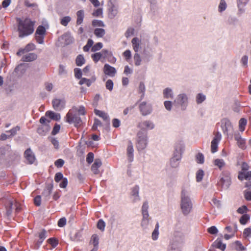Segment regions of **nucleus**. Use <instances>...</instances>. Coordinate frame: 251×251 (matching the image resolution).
I'll use <instances>...</instances> for the list:
<instances>
[{
    "label": "nucleus",
    "instance_id": "nucleus-1",
    "mask_svg": "<svg viewBox=\"0 0 251 251\" xmlns=\"http://www.w3.org/2000/svg\"><path fill=\"white\" fill-rule=\"evenodd\" d=\"M18 22V36L20 38H24L31 34L34 31V23L30 19L25 18L22 20L17 19Z\"/></svg>",
    "mask_w": 251,
    "mask_h": 251
},
{
    "label": "nucleus",
    "instance_id": "nucleus-2",
    "mask_svg": "<svg viewBox=\"0 0 251 251\" xmlns=\"http://www.w3.org/2000/svg\"><path fill=\"white\" fill-rule=\"evenodd\" d=\"M193 204L189 197V192L183 189L181 192L180 206L182 213L185 215L189 214L192 208Z\"/></svg>",
    "mask_w": 251,
    "mask_h": 251
},
{
    "label": "nucleus",
    "instance_id": "nucleus-3",
    "mask_svg": "<svg viewBox=\"0 0 251 251\" xmlns=\"http://www.w3.org/2000/svg\"><path fill=\"white\" fill-rule=\"evenodd\" d=\"M66 121L70 124H74L76 127H79L82 124L78 114L73 110H70L67 114Z\"/></svg>",
    "mask_w": 251,
    "mask_h": 251
},
{
    "label": "nucleus",
    "instance_id": "nucleus-4",
    "mask_svg": "<svg viewBox=\"0 0 251 251\" xmlns=\"http://www.w3.org/2000/svg\"><path fill=\"white\" fill-rule=\"evenodd\" d=\"M147 133L145 130H141L137 134L136 148L138 151L144 150L147 145Z\"/></svg>",
    "mask_w": 251,
    "mask_h": 251
},
{
    "label": "nucleus",
    "instance_id": "nucleus-5",
    "mask_svg": "<svg viewBox=\"0 0 251 251\" xmlns=\"http://www.w3.org/2000/svg\"><path fill=\"white\" fill-rule=\"evenodd\" d=\"M149 205L147 201H145L142 207V220L141 226L144 229H147L151 218L149 217L148 212Z\"/></svg>",
    "mask_w": 251,
    "mask_h": 251
},
{
    "label": "nucleus",
    "instance_id": "nucleus-6",
    "mask_svg": "<svg viewBox=\"0 0 251 251\" xmlns=\"http://www.w3.org/2000/svg\"><path fill=\"white\" fill-rule=\"evenodd\" d=\"M182 148L179 146L176 148L173 156L170 159V165L173 168L178 166L179 161L181 158Z\"/></svg>",
    "mask_w": 251,
    "mask_h": 251
},
{
    "label": "nucleus",
    "instance_id": "nucleus-7",
    "mask_svg": "<svg viewBox=\"0 0 251 251\" xmlns=\"http://www.w3.org/2000/svg\"><path fill=\"white\" fill-rule=\"evenodd\" d=\"M231 184V180L230 174L228 172L223 173L222 176L221 177L220 181L218 183L219 187H221L222 189H227Z\"/></svg>",
    "mask_w": 251,
    "mask_h": 251
},
{
    "label": "nucleus",
    "instance_id": "nucleus-8",
    "mask_svg": "<svg viewBox=\"0 0 251 251\" xmlns=\"http://www.w3.org/2000/svg\"><path fill=\"white\" fill-rule=\"evenodd\" d=\"M174 104L180 106L181 110H185L188 104L187 96L184 93L177 95L174 100Z\"/></svg>",
    "mask_w": 251,
    "mask_h": 251
},
{
    "label": "nucleus",
    "instance_id": "nucleus-9",
    "mask_svg": "<svg viewBox=\"0 0 251 251\" xmlns=\"http://www.w3.org/2000/svg\"><path fill=\"white\" fill-rule=\"evenodd\" d=\"M139 110L142 115L146 116L150 114L152 110L151 105L146 101L142 102L139 106Z\"/></svg>",
    "mask_w": 251,
    "mask_h": 251
},
{
    "label": "nucleus",
    "instance_id": "nucleus-10",
    "mask_svg": "<svg viewBox=\"0 0 251 251\" xmlns=\"http://www.w3.org/2000/svg\"><path fill=\"white\" fill-rule=\"evenodd\" d=\"M221 139V134L219 132L216 133L214 139L211 142V150L212 153H214L217 151L218 143Z\"/></svg>",
    "mask_w": 251,
    "mask_h": 251
},
{
    "label": "nucleus",
    "instance_id": "nucleus-11",
    "mask_svg": "<svg viewBox=\"0 0 251 251\" xmlns=\"http://www.w3.org/2000/svg\"><path fill=\"white\" fill-rule=\"evenodd\" d=\"M184 240L183 233L180 231H175L174 233V237L172 240V242L177 243L178 244H182Z\"/></svg>",
    "mask_w": 251,
    "mask_h": 251
},
{
    "label": "nucleus",
    "instance_id": "nucleus-12",
    "mask_svg": "<svg viewBox=\"0 0 251 251\" xmlns=\"http://www.w3.org/2000/svg\"><path fill=\"white\" fill-rule=\"evenodd\" d=\"M221 127L224 133H227L228 131L232 129L231 122L227 119H223L221 121Z\"/></svg>",
    "mask_w": 251,
    "mask_h": 251
},
{
    "label": "nucleus",
    "instance_id": "nucleus-13",
    "mask_svg": "<svg viewBox=\"0 0 251 251\" xmlns=\"http://www.w3.org/2000/svg\"><path fill=\"white\" fill-rule=\"evenodd\" d=\"M65 101L63 100L55 99L52 101L53 108L56 111L62 109L65 106Z\"/></svg>",
    "mask_w": 251,
    "mask_h": 251
},
{
    "label": "nucleus",
    "instance_id": "nucleus-14",
    "mask_svg": "<svg viewBox=\"0 0 251 251\" xmlns=\"http://www.w3.org/2000/svg\"><path fill=\"white\" fill-rule=\"evenodd\" d=\"M103 72L106 75L111 77H113L116 74V70L113 67L108 64H105L103 67Z\"/></svg>",
    "mask_w": 251,
    "mask_h": 251
},
{
    "label": "nucleus",
    "instance_id": "nucleus-15",
    "mask_svg": "<svg viewBox=\"0 0 251 251\" xmlns=\"http://www.w3.org/2000/svg\"><path fill=\"white\" fill-rule=\"evenodd\" d=\"M25 157L29 164L33 163L35 160V155L30 148L25 151Z\"/></svg>",
    "mask_w": 251,
    "mask_h": 251
},
{
    "label": "nucleus",
    "instance_id": "nucleus-16",
    "mask_svg": "<svg viewBox=\"0 0 251 251\" xmlns=\"http://www.w3.org/2000/svg\"><path fill=\"white\" fill-rule=\"evenodd\" d=\"M47 231L45 229H42L40 232L38 233L39 239L36 241L35 243L36 248H38L44 240L47 237Z\"/></svg>",
    "mask_w": 251,
    "mask_h": 251
},
{
    "label": "nucleus",
    "instance_id": "nucleus-17",
    "mask_svg": "<svg viewBox=\"0 0 251 251\" xmlns=\"http://www.w3.org/2000/svg\"><path fill=\"white\" fill-rule=\"evenodd\" d=\"M138 126L143 129H152L154 128V125L153 123L151 121H145L138 124Z\"/></svg>",
    "mask_w": 251,
    "mask_h": 251
},
{
    "label": "nucleus",
    "instance_id": "nucleus-18",
    "mask_svg": "<svg viewBox=\"0 0 251 251\" xmlns=\"http://www.w3.org/2000/svg\"><path fill=\"white\" fill-rule=\"evenodd\" d=\"M52 189L53 185L52 184H50L47 186L46 188L44 190L42 193V196L44 197V199L46 201L49 200Z\"/></svg>",
    "mask_w": 251,
    "mask_h": 251
},
{
    "label": "nucleus",
    "instance_id": "nucleus-19",
    "mask_svg": "<svg viewBox=\"0 0 251 251\" xmlns=\"http://www.w3.org/2000/svg\"><path fill=\"white\" fill-rule=\"evenodd\" d=\"M102 163L100 159H96L94 164L91 166V170L94 174H98L100 173L99 168L101 166Z\"/></svg>",
    "mask_w": 251,
    "mask_h": 251
},
{
    "label": "nucleus",
    "instance_id": "nucleus-20",
    "mask_svg": "<svg viewBox=\"0 0 251 251\" xmlns=\"http://www.w3.org/2000/svg\"><path fill=\"white\" fill-rule=\"evenodd\" d=\"M133 147L132 142L129 141L127 148V155L129 162H132L133 160Z\"/></svg>",
    "mask_w": 251,
    "mask_h": 251
},
{
    "label": "nucleus",
    "instance_id": "nucleus-21",
    "mask_svg": "<svg viewBox=\"0 0 251 251\" xmlns=\"http://www.w3.org/2000/svg\"><path fill=\"white\" fill-rule=\"evenodd\" d=\"M37 58V55L34 53H30L23 56L22 60L23 61L30 62L36 60Z\"/></svg>",
    "mask_w": 251,
    "mask_h": 251
},
{
    "label": "nucleus",
    "instance_id": "nucleus-22",
    "mask_svg": "<svg viewBox=\"0 0 251 251\" xmlns=\"http://www.w3.org/2000/svg\"><path fill=\"white\" fill-rule=\"evenodd\" d=\"M212 246L224 251L226 248V244L222 243L221 239L217 238V239L212 244Z\"/></svg>",
    "mask_w": 251,
    "mask_h": 251
},
{
    "label": "nucleus",
    "instance_id": "nucleus-23",
    "mask_svg": "<svg viewBox=\"0 0 251 251\" xmlns=\"http://www.w3.org/2000/svg\"><path fill=\"white\" fill-rule=\"evenodd\" d=\"M15 201H16L15 200L12 199H9L7 201V215L8 216L10 215L12 211V209L15 208L14 204Z\"/></svg>",
    "mask_w": 251,
    "mask_h": 251
},
{
    "label": "nucleus",
    "instance_id": "nucleus-24",
    "mask_svg": "<svg viewBox=\"0 0 251 251\" xmlns=\"http://www.w3.org/2000/svg\"><path fill=\"white\" fill-rule=\"evenodd\" d=\"M118 6L112 4L109 9L108 17L110 19H113L118 13Z\"/></svg>",
    "mask_w": 251,
    "mask_h": 251
},
{
    "label": "nucleus",
    "instance_id": "nucleus-25",
    "mask_svg": "<svg viewBox=\"0 0 251 251\" xmlns=\"http://www.w3.org/2000/svg\"><path fill=\"white\" fill-rule=\"evenodd\" d=\"M95 113L96 115L102 118L103 120L105 121L108 125L109 124V118L107 113L98 109L95 110Z\"/></svg>",
    "mask_w": 251,
    "mask_h": 251
},
{
    "label": "nucleus",
    "instance_id": "nucleus-26",
    "mask_svg": "<svg viewBox=\"0 0 251 251\" xmlns=\"http://www.w3.org/2000/svg\"><path fill=\"white\" fill-rule=\"evenodd\" d=\"M234 138L235 140L237 141V145L239 148L242 149H245L246 148L245 141L241 138V136L239 134H235Z\"/></svg>",
    "mask_w": 251,
    "mask_h": 251
},
{
    "label": "nucleus",
    "instance_id": "nucleus-27",
    "mask_svg": "<svg viewBox=\"0 0 251 251\" xmlns=\"http://www.w3.org/2000/svg\"><path fill=\"white\" fill-rule=\"evenodd\" d=\"M238 177L241 180L243 179L250 180L251 179V171H248L247 172H240L239 173Z\"/></svg>",
    "mask_w": 251,
    "mask_h": 251
},
{
    "label": "nucleus",
    "instance_id": "nucleus-28",
    "mask_svg": "<svg viewBox=\"0 0 251 251\" xmlns=\"http://www.w3.org/2000/svg\"><path fill=\"white\" fill-rule=\"evenodd\" d=\"M46 116L50 117L51 119L57 121L60 118L59 114L55 113L52 111H48L46 113Z\"/></svg>",
    "mask_w": 251,
    "mask_h": 251
},
{
    "label": "nucleus",
    "instance_id": "nucleus-29",
    "mask_svg": "<svg viewBox=\"0 0 251 251\" xmlns=\"http://www.w3.org/2000/svg\"><path fill=\"white\" fill-rule=\"evenodd\" d=\"M140 41L138 38L135 37L133 39H132L131 41V43L132 44V46L134 50L136 52V53H137V52L139 50V47H140Z\"/></svg>",
    "mask_w": 251,
    "mask_h": 251
},
{
    "label": "nucleus",
    "instance_id": "nucleus-30",
    "mask_svg": "<svg viewBox=\"0 0 251 251\" xmlns=\"http://www.w3.org/2000/svg\"><path fill=\"white\" fill-rule=\"evenodd\" d=\"M76 24L77 25H80L83 22V18L84 17V11L82 10L78 11L76 13Z\"/></svg>",
    "mask_w": 251,
    "mask_h": 251
},
{
    "label": "nucleus",
    "instance_id": "nucleus-31",
    "mask_svg": "<svg viewBox=\"0 0 251 251\" xmlns=\"http://www.w3.org/2000/svg\"><path fill=\"white\" fill-rule=\"evenodd\" d=\"M163 96L166 99H173V93L171 88H167L163 90Z\"/></svg>",
    "mask_w": 251,
    "mask_h": 251
},
{
    "label": "nucleus",
    "instance_id": "nucleus-32",
    "mask_svg": "<svg viewBox=\"0 0 251 251\" xmlns=\"http://www.w3.org/2000/svg\"><path fill=\"white\" fill-rule=\"evenodd\" d=\"M181 245L172 242L168 251H181Z\"/></svg>",
    "mask_w": 251,
    "mask_h": 251
},
{
    "label": "nucleus",
    "instance_id": "nucleus-33",
    "mask_svg": "<svg viewBox=\"0 0 251 251\" xmlns=\"http://www.w3.org/2000/svg\"><path fill=\"white\" fill-rule=\"evenodd\" d=\"M249 0H239L238 2V7L240 13H242L244 11L243 7L247 3Z\"/></svg>",
    "mask_w": 251,
    "mask_h": 251
},
{
    "label": "nucleus",
    "instance_id": "nucleus-34",
    "mask_svg": "<svg viewBox=\"0 0 251 251\" xmlns=\"http://www.w3.org/2000/svg\"><path fill=\"white\" fill-rule=\"evenodd\" d=\"M75 63L77 66H81L85 63V59L82 55H78L75 60Z\"/></svg>",
    "mask_w": 251,
    "mask_h": 251
},
{
    "label": "nucleus",
    "instance_id": "nucleus-35",
    "mask_svg": "<svg viewBox=\"0 0 251 251\" xmlns=\"http://www.w3.org/2000/svg\"><path fill=\"white\" fill-rule=\"evenodd\" d=\"M145 89L146 88L144 83L143 82H140L138 88V92L142 94L141 100L143 99L144 97Z\"/></svg>",
    "mask_w": 251,
    "mask_h": 251
},
{
    "label": "nucleus",
    "instance_id": "nucleus-36",
    "mask_svg": "<svg viewBox=\"0 0 251 251\" xmlns=\"http://www.w3.org/2000/svg\"><path fill=\"white\" fill-rule=\"evenodd\" d=\"M94 34L97 37H102L105 33V30L102 28H96L94 30Z\"/></svg>",
    "mask_w": 251,
    "mask_h": 251
},
{
    "label": "nucleus",
    "instance_id": "nucleus-37",
    "mask_svg": "<svg viewBox=\"0 0 251 251\" xmlns=\"http://www.w3.org/2000/svg\"><path fill=\"white\" fill-rule=\"evenodd\" d=\"M204 171L202 169H199L196 173V180L197 182H201L204 176Z\"/></svg>",
    "mask_w": 251,
    "mask_h": 251
},
{
    "label": "nucleus",
    "instance_id": "nucleus-38",
    "mask_svg": "<svg viewBox=\"0 0 251 251\" xmlns=\"http://www.w3.org/2000/svg\"><path fill=\"white\" fill-rule=\"evenodd\" d=\"M196 162L199 164H203L204 163V157L202 153L199 152L196 155Z\"/></svg>",
    "mask_w": 251,
    "mask_h": 251
},
{
    "label": "nucleus",
    "instance_id": "nucleus-39",
    "mask_svg": "<svg viewBox=\"0 0 251 251\" xmlns=\"http://www.w3.org/2000/svg\"><path fill=\"white\" fill-rule=\"evenodd\" d=\"M158 229H159V224L157 223L152 233L151 237H152V239L153 240H156L158 238V234H159Z\"/></svg>",
    "mask_w": 251,
    "mask_h": 251
},
{
    "label": "nucleus",
    "instance_id": "nucleus-40",
    "mask_svg": "<svg viewBox=\"0 0 251 251\" xmlns=\"http://www.w3.org/2000/svg\"><path fill=\"white\" fill-rule=\"evenodd\" d=\"M61 37L62 39L65 40L66 44H68L70 42L72 41L73 38L69 33H66L64 34Z\"/></svg>",
    "mask_w": 251,
    "mask_h": 251
},
{
    "label": "nucleus",
    "instance_id": "nucleus-41",
    "mask_svg": "<svg viewBox=\"0 0 251 251\" xmlns=\"http://www.w3.org/2000/svg\"><path fill=\"white\" fill-rule=\"evenodd\" d=\"M46 33V29L45 28L42 26L40 25L38 27L35 32V34L40 35H45Z\"/></svg>",
    "mask_w": 251,
    "mask_h": 251
},
{
    "label": "nucleus",
    "instance_id": "nucleus-42",
    "mask_svg": "<svg viewBox=\"0 0 251 251\" xmlns=\"http://www.w3.org/2000/svg\"><path fill=\"white\" fill-rule=\"evenodd\" d=\"M247 120L245 118H241L239 121V129L241 131H243L245 129V126L247 125Z\"/></svg>",
    "mask_w": 251,
    "mask_h": 251
},
{
    "label": "nucleus",
    "instance_id": "nucleus-43",
    "mask_svg": "<svg viewBox=\"0 0 251 251\" xmlns=\"http://www.w3.org/2000/svg\"><path fill=\"white\" fill-rule=\"evenodd\" d=\"M72 110H74L75 113L78 112V115H84L85 114V108L83 106H80L78 109H77L76 107H74Z\"/></svg>",
    "mask_w": 251,
    "mask_h": 251
},
{
    "label": "nucleus",
    "instance_id": "nucleus-44",
    "mask_svg": "<svg viewBox=\"0 0 251 251\" xmlns=\"http://www.w3.org/2000/svg\"><path fill=\"white\" fill-rule=\"evenodd\" d=\"M71 18L69 16H65L61 19L60 23L64 26H66L71 21Z\"/></svg>",
    "mask_w": 251,
    "mask_h": 251
},
{
    "label": "nucleus",
    "instance_id": "nucleus-45",
    "mask_svg": "<svg viewBox=\"0 0 251 251\" xmlns=\"http://www.w3.org/2000/svg\"><path fill=\"white\" fill-rule=\"evenodd\" d=\"M134 60L136 66H139L141 65V59L139 54L138 53H135L134 55Z\"/></svg>",
    "mask_w": 251,
    "mask_h": 251
},
{
    "label": "nucleus",
    "instance_id": "nucleus-46",
    "mask_svg": "<svg viewBox=\"0 0 251 251\" xmlns=\"http://www.w3.org/2000/svg\"><path fill=\"white\" fill-rule=\"evenodd\" d=\"M214 164L221 169L225 166V163L223 159H216L214 160Z\"/></svg>",
    "mask_w": 251,
    "mask_h": 251
},
{
    "label": "nucleus",
    "instance_id": "nucleus-47",
    "mask_svg": "<svg viewBox=\"0 0 251 251\" xmlns=\"http://www.w3.org/2000/svg\"><path fill=\"white\" fill-rule=\"evenodd\" d=\"M101 54H102V58H109V57H111L112 56V53L111 51H109L107 50H102L101 51Z\"/></svg>",
    "mask_w": 251,
    "mask_h": 251
},
{
    "label": "nucleus",
    "instance_id": "nucleus-48",
    "mask_svg": "<svg viewBox=\"0 0 251 251\" xmlns=\"http://www.w3.org/2000/svg\"><path fill=\"white\" fill-rule=\"evenodd\" d=\"M205 100V96L201 93L197 95L196 97V101L198 104L202 103Z\"/></svg>",
    "mask_w": 251,
    "mask_h": 251
},
{
    "label": "nucleus",
    "instance_id": "nucleus-49",
    "mask_svg": "<svg viewBox=\"0 0 251 251\" xmlns=\"http://www.w3.org/2000/svg\"><path fill=\"white\" fill-rule=\"evenodd\" d=\"M102 57V54L101 52H97L92 55V58L95 62H97Z\"/></svg>",
    "mask_w": 251,
    "mask_h": 251
},
{
    "label": "nucleus",
    "instance_id": "nucleus-50",
    "mask_svg": "<svg viewBox=\"0 0 251 251\" xmlns=\"http://www.w3.org/2000/svg\"><path fill=\"white\" fill-rule=\"evenodd\" d=\"M102 46L103 45L101 43H97L92 47L91 51L92 52H95L96 51L99 50L102 48Z\"/></svg>",
    "mask_w": 251,
    "mask_h": 251
},
{
    "label": "nucleus",
    "instance_id": "nucleus-51",
    "mask_svg": "<svg viewBox=\"0 0 251 251\" xmlns=\"http://www.w3.org/2000/svg\"><path fill=\"white\" fill-rule=\"evenodd\" d=\"M91 241L94 245V247L98 248L99 244V238L98 236L96 234H94L91 237Z\"/></svg>",
    "mask_w": 251,
    "mask_h": 251
},
{
    "label": "nucleus",
    "instance_id": "nucleus-52",
    "mask_svg": "<svg viewBox=\"0 0 251 251\" xmlns=\"http://www.w3.org/2000/svg\"><path fill=\"white\" fill-rule=\"evenodd\" d=\"M250 219V216L248 214H244L240 219V222L242 225H245Z\"/></svg>",
    "mask_w": 251,
    "mask_h": 251
},
{
    "label": "nucleus",
    "instance_id": "nucleus-53",
    "mask_svg": "<svg viewBox=\"0 0 251 251\" xmlns=\"http://www.w3.org/2000/svg\"><path fill=\"white\" fill-rule=\"evenodd\" d=\"M92 25L93 26H100V27H104L105 26L104 23L102 21L98 20H94L92 21Z\"/></svg>",
    "mask_w": 251,
    "mask_h": 251
},
{
    "label": "nucleus",
    "instance_id": "nucleus-54",
    "mask_svg": "<svg viewBox=\"0 0 251 251\" xmlns=\"http://www.w3.org/2000/svg\"><path fill=\"white\" fill-rule=\"evenodd\" d=\"M35 45L33 43H29L27 44L25 48L23 49V51L28 52L31 50H33L35 49Z\"/></svg>",
    "mask_w": 251,
    "mask_h": 251
},
{
    "label": "nucleus",
    "instance_id": "nucleus-55",
    "mask_svg": "<svg viewBox=\"0 0 251 251\" xmlns=\"http://www.w3.org/2000/svg\"><path fill=\"white\" fill-rule=\"evenodd\" d=\"M105 226V224L104 222L101 219L99 220L98 222V224H97V227L100 230L103 231L104 230Z\"/></svg>",
    "mask_w": 251,
    "mask_h": 251
},
{
    "label": "nucleus",
    "instance_id": "nucleus-56",
    "mask_svg": "<svg viewBox=\"0 0 251 251\" xmlns=\"http://www.w3.org/2000/svg\"><path fill=\"white\" fill-rule=\"evenodd\" d=\"M226 8V4L225 0H221L219 5V11L222 12Z\"/></svg>",
    "mask_w": 251,
    "mask_h": 251
},
{
    "label": "nucleus",
    "instance_id": "nucleus-57",
    "mask_svg": "<svg viewBox=\"0 0 251 251\" xmlns=\"http://www.w3.org/2000/svg\"><path fill=\"white\" fill-rule=\"evenodd\" d=\"M234 244L235 250L237 251H243L245 250V248L240 241H237L235 242Z\"/></svg>",
    "mask_w": 251,
    "mask_h": 251
},
{
    "label": "nucleus",
    "instance_id": "nucleus-58",
    "mask_svg": "<svg viewBox=\"0 0 251 251\" xmlns=\"http://www.w3.org/2000/svg\"><path fill=\"white\" fill-rule=\"evenodd\" d=\"M105 87L107 90L111 91L113 88V82L112 80L108 79L105 83Z\"/></svg>",
    "mask_w": 251,
    "mask_h": 251
},
{
    "label": "nucleus",
    "instance_id": "nucleus-59",
    "mask_svg": "<svg viewBox=\"0 0 251 251\" xmlns=\"http://www.w3.org/2000/svg\"><path fill=\"white\" fill-rule=\"evenodd\" d=\"M139 188L138 186H135L132 190V196L136 197L137 198V200L139 199Z\"/></svg>",
    "mask_w": 251,
    "mask_h": 251
},
{
    "label": "nucleus",
    "instance_id": "nucleus-60",
    "mask_svg": "<svg viewBox=\"0 0 251 251\" xmlns=\"http://www.w3.org/2000/svg\"><path fill=\"white\" fill-rule=\"evenodd\" d=\"M35 38L38 43L40 44L44 43V35H36L35 34Z\"/></svg>",
    "mask_w": 251,
    "mask_h": 251
},
{
    "label": "nucleus",
    "instance_id": "nucleus-61",
    "mask_svg": "<svg viewBox=\"0 0 251 251\" xmlns=\"http://www.w3.org/2000/svg\"><path fill=\"white\" fill-rule=\"evenodd\" d=\"M75 75V77L78 79H80L81 78L82 76V71L79 68H75L74 69Z\"/></svg>",
    "mask_w": 251,
    "mask_h": 251
},
{
    "label": "nucleus",
    "instance_id": "nucleus-62",
    "mask_svg": "<svg viewBox=\"0 0 251 251\" xmlns=\"http://www.w3.org/2000/svg\"><path fill=\"white\" fill-rule=\"evenodd\" d=\"M94 155L93 153L90 152L88 153L86 157V161L88 164L92 163L94 160Z\"/></svg>",
    "mask_w": 251,
    "mask_h": 251
},
{
    "label": "nucleus",
    "instance_id": "nucleus-63",
    "mask_svg": "<svg viewBox=\"0 0 251 251\" xmlns=\"http://www.w3.org/2000/svg\"><path fill=\"white\" fill-rule=\"evenodd\" d=\"M80 85L85 84L88 87L91 85V81H89V79L86 78H82L79 82Z\"/></svg>",
    "mask_w": 251,
    "mask_h": 251
},
{
    "label": "nucleus",
    "instance_id": "nucleus-64",
    "mask_svg": "<svg viewBox=\"0 0 251 251\" xmlns=\"http://www.w3.org/2000/svg\"><path fill=\"white\" fill-rule=\"evenodd\" d=\"M48 128H47L46 129H44L43 126H41L38 128L37 132L41 135H44L48 131Z\"/></svg>",
    "mask_w": 251,
    "mask_h": 251
}]
</instances>
